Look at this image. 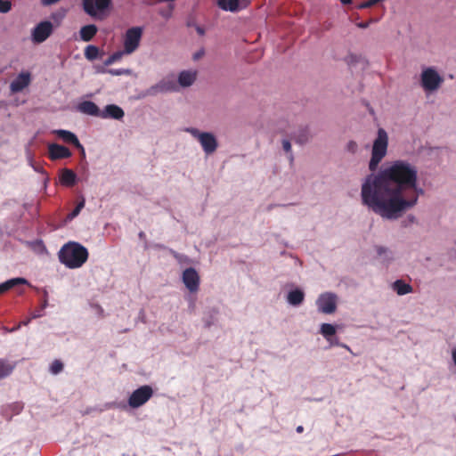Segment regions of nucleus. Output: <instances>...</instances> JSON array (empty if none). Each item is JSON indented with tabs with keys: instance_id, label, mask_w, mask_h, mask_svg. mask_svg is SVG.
I'll return each mask as SVG.
<instances>
[{
	"instance_id": "obj_22",
	"label": "nucleus",
	"mask_w": 456,
	"mask_h": 456,
	"mask_svg": "<svg viewBox=\"0 0 456 456\" xmlns=\"http://www.w3.org/2000/svg\"><path fill=\"white\" fill-rule=\"evenodd\" d=\"M392 287H393V289L399 296L406 295V294L411 293L412 291V287L410 284L404 282L402 280L395 281L393 283Z\"/></svg>"
},
{
	"instance_id": "obj_47",
	"label": "nucleus",
	"mask_w": 456,
	"mask_h": 456,
	"mask_svg": "<svg viewBox=\"0 0 456 456\" xmlns=\"http://www.w3.org/2000/svg\"><path fill=\"white\" fill-rule=\"evenodd\" d=\"M281 133L288 134L287 131H285V130H281Z\"/></svg>"
},
{
	"instance_id": "obj_4",
	"label": "nucleus",
	"mask_w": 456,
	"mask_h": 456,
	"mask_svg": "<svg viewBox=\"0 0 456 456\" xmlns=\"http://www.w3.org/2000/svg\"><path fill=\"white\" fill-rule=\"evenodd\" d=\"M186 131L199 141L206 154L209 155L216 151L218 142L212 133L200 132L197 128H188Z\"/></svg>"
},
{
	"instance_id": "obj_11",
	"label": "nucleus",
	"mask_w": 456,
	"mask_h": 456,
	"mask_svg": "<svg viewBox=\"0 0 456 456\" xmlns=\"http://www.w3.org/2000/svg\"><path fill=\"white\" fill-rule=\"evenodd\" d=\"M177 84L173 77H166L147 90L149 95H156L159 93L174 92L177 90Z\"/></svg>"
},
{
	"instance_id": "obj_28",
	"label": "nucleus",
	"mask_w": 456,
	"mask_h": 456,
	"mask_svg": "<svg viewBox=\"0 0 456 456\" xmlns=\"http://www.w3.org/2000/svg\"><path fill=\"white\" fill-rule=\"evenodd\" d=\"M62 370L63 363L60 360H54L50 366V371L54 375L60 373Z\"/></svg>"
},
{
	"instance_id": "obj_42",
	"label": "nucleus",
	"mask_w": 456,
	"mask_h": 456,
	"mask_svg": "<svg viewBox=\"0 0 456 456\" xmlns=\"http://www.w3.org/2000/svg\"><path fill=\"white\" fill-rule=\"evenodd\" d=\"M296 430L297 433H302L304 431V428L302 426H298Z\"/></svg>"
},
{
	"instance_id": "obj_6",
	"label": "nucleus",
	"mask_w": 456,
	"mask_h": 456,
	"mask_svg": "<svg viewBox=\"0 0 456 456\" xmlns=\"http://www.w3.org/2000/svg\"><path fill=\"white\" fill-rule=\"evenodd\" d=\"M153 395V389L149 385H144L135 389L128 399V404L132 408H139L147 403Z\"/></svg>"
},
{
	"instance_id": "obj_30",
	"label": "nucleus",
	"mask_w": 456,
	"mask_h": 456,
	"mask_svg": "<svg viewBox=\"0 0 456 456\" xmlns=\"http://www.w3.org/2000/svg\"><path fill=\"white\" fill-rule=\"evenodd\" d=\"M282 148H283V150L286 152L289 153V161L292 163L293 160H294V156L291 153V143H290V142L289 140H287V139L282 140Z\"/></svg>"
},
{
	"instance_id": "obj_46",
	"label": "nucleus",
	"mask_w": 456,
	"mask_h": 456,
	"mask_svg": "<svg viewBox=\"0 0 456 456\" xmlns=\"http://www.w3.org/2000/svg\"><path fill=\"white\" fill-rule=\"evenodd\" d=\"M139 237H140V238H144V237H145L144 232H141L139 233Z\"/></svg>"
},
{
	"instance_id": "obj_26",
	"label": "nucleus",
	"mask_w": 456,
	"mask_h": 456,
	"mask_svg": "<svg viewBox=\"0 0 456 456\" xmlns=\"http://www.w3.org/2000/svg\"><path fill=\"white\" fill-rule=\"evenodd\" d=\"M321 333L327 341H330L336 334V327L330 323H322L321 326Z\"/></svg>"
},
{
	"instance_id": "obj_34",
	"label": "nucleus",
	"mask_w": 456,
	"mask_h": 456,
	"mask_svg": "<svg viewBox=\"0 0 456 456\" xmlns=\"http://www.w3.org/2000/svg\"><path fill=\"white\" fill-rule=\"evenodd\" d=\"M46 305H47V300L45 298L42 304L41 309L39 311L33 313L32 318L41 317L42 316L41 311H43L46 307Z\"/></svg>"
},
{
	"instance_id": "obj_3",
	"label": "nucleus",
	"mask_w": 456,
	"mask_h": 456,
	"mask_svg": "<svg viewBox=\"0 0 456 456\" xmlns=\"http://www.w3.org/2000/svg\"><path fill=\"white\" fill-rule=\"evenodd\" d=\"M387 144V134L383 128H379L378 130V136L373 142L371 158L369 163V168L370 171H375L382 159L386 156Z\"/></svg>"
},
{
	"instance_id": "obj_40",
	"label": "nucleus",
	"mask_w": 456,
	"mask_h": 456,
	"mask_svg": "<svg viewBox=\"0 0 456 456\" xmlns=\"http://www.w3.org/2000/svg\"><path fill=\"white\" fill-rule=\"evenodd\" d=\"M356 146H357V145H356V143H355L354 142H350L348 143V148H349L350 150H352V151H354V150L356 148Z\"/></svg>"
},
{
	"instance_id": "obj_15",
	"label": "nucleus",
	"mask_w": 456,
	"mask_h": 456,
	"mask_svg": "<svg viewBox=\"0 0 456 456\" xmlns=\"http://www.w3.org/2000/svg\"><path fill=\"white\" fill-rule=\"evenodd\" d=\"M55 133L65 142L73 144L76 148L79 149L82 151V154H85V149L83 145L79 142L75 134L62 129L57 130L55 131Z\"/></svg>"
},
{
	"instance_id": "obj_19",
	"label": "nucleus",
	"mask_w": 456,
	"mask_h": 456,
	"mask_svg": "<svg viewBox=\"0 0 456 456\" xmlns=\"http://www.w3.org/2000/svg\"><path fill=\"white\" fill-rule=\"evenodd\" d=\"M77 182V175L75 172L69 168H63L60 175V183L67 187L75 185Z\"/></svg>"
},
{
	"instance_id": "obj_31",
	"label": "nucleus",
	"mask_w": 456,
	"mask_h": 456,
	"mask_svg": "<svg viewBox=\"0 0 456 456\" xmlns=\"http://www.w3.org/2000/svg\"><path fill=\"white\" fill-rule=\"evenodd\" d=\"M12 8V3L9 0H0V12L6 13Z\"/></svg>"
},
{
	"instance_id": "obj_44",
	"label": "nucleus",
	"mask_w": 456,
	"mask_h": 456,
	"mask_svg": "<svg viewBox=\"0 0 456 456\" xmlns=\"http://www.w3.org/2000/svg\"><path fill=\"white\" fill-rule=\"evenodd\" d=\"M203 53H197L195 55H194V59H199L201 55H202Z\"/></svg>"
},
{
	"instance_id": "obj_37",
	"label": "nucleus",
	"mask_w": 456,
	"mask_h": 456,
	"mask_svg": "<svg viewBox=\"0 0 456 456\" xmlns=\"http://www.w3.org/2000/svg\"><path fill=\"white\" fill-rule=\"evenodd\" d=\"M60 0H42V4L44 5H51V4H56Z\"/></svg>"
},
{
	"instance_id": "obj_27",
	"label": "nucleus",
	"mask_w": 456,
	"mask_h": 456,
	"mask_svg": "<svg viewBox=\"0 0 456 456\" xmlns=\"http://www.w3.org/2000/svg\"><path fill=\"white\" fill-rule=\"evenodd\" d=\"M84 54L88 61H94L99 56V48L95 45H89L85 48Z\"/></svg>"
},
{
	"instance_id": "obj_35",
	"label": "nucleus",
	"mask_w": 456,
	"mask_h": 456,
	"mask_svg": "<svg viewBox=\"0 0 456 456\" xmlns=\"http://www.w3.org/2000/svg\"><path fill=\"white\" fill-rule=\"evenodd\" d=\"M375 20L373 19H370L368 21L358 22L356 26L360 28H367Z\"/></svg>"
},
{
	"instance_id": "obj_25",
	"label": "nucleus",
	"mask_w": 456,
	"mask_h": 456,
	"mask_svg": "<svg viewBox=\"0 0 456 456\" xmlns=\"http://www.w3.org/2000/svg\"><path fill=\"white\" fill-rule=\"evenodd\" d=\"M217 4L224 11L236 12L239 9V0H218Z\"/></svg>"
},
{
	"instance_id": "obj_18",
	"label": "nucleus",
	"mask_w": 456,
	"mask_h": 456,
	"mask_svg": "<svg viewBox=\"0 0 456 456\" xmlns=\"http://www.w3.org/2000/svg\"><path fill=\"white\" fill-rule=\"evenodd\" d=\"M77 110L85 114L100 117L101 116V110L99 107L91 101H84L81 103L78 104Z\"/></svg>"
},
{
	"instance_id": "obj_36",
	"label": "nucleus",
	"mask_w": 456,
	"mask_h": 456,
	"mask_svg": "<svg viewBox=\"0 0 456 456\" xmlns=\"http://www.w3.org/2000/svg\"><path fill=\"white\" fill-rule=\"evenodd\" d=\"M108 72L111 75L119 76L124 74V71L121 69H109Z\"/></svg>"
},
{
	"instance_id": "obj_21",
	"label": "nucleus",
	"mask_w": 456,
	"mask_h": 456,
	"mask_svg": "<svg viewBox=\"0 0 456 456\" xmlns=\"http://www.w3.org/2000/svg\"><path fill=\"white\" fill-rule=\"evenodd\" d=\"M98 28L95 25H86L80 28V38L85 42L91 41L96 35Z\"/></svg>"
},
{
	"instance_id": "obj_13",
	"label": "nucleus",
	"mask_w": 456,
	"mask_h": 456,
	"mask_svg": "<svg viewBox=\"0 0 456 456\" xmlns=\"http://www.w3.org/2000/svg\"><path fill=\"white\" fill-rule=\"evenodd\" d=\"M48 155L52 160H57L61 159H68L71 157L72 153L69 148L63 145L52 143L48 146Z\"/></svg>"
},
{
	"instance_id": "obj_39",
	"label": "nucleus",
	"mask_w": 456,
	"mask_h": 456,
	"mask_svg": "<svg viewBox=\"0 0 456 456\" xmlns=\"http://www.w3.org/2000/svg\"><path fill=\"white\" fill-rule=\"evenodd\" d=\"M12 367H10V368H8V369L6 370V371L2 372V373L0 372V379H1V378L5 377V376H7V375H9V374L12 372Z\"/></svg>"
},
{
	"instance_id": "obj_24",
	"label": "nucleus",
	"mask_w": 456,
	"mask_h": 456,
	"mask_svg": "<svg viewBox=\"0 0 456 456\" xmlns=\"http://www.w3.org/2000/svg\"><path fill=\"white\" fill-rule=\"evenodd\" d=\"M305 294L300 289H294L288 294V302L292 305H298L304 301Z\"/></svg>"
},
{
	"instance_id": "obj_43",
	"label": "nucleus",
	"mask_w": 456,
	"mask_h": 456,
	"mask_svg": "<svg viewBox=\"0 0 456 456\" xmlns=\"http://www.w3.org/2000/svg\"><path fill=\"white\" fill-rule=\"evenodd\" d=\"M340 2H341L343 4H351L352 0H340Z\"/></svg>"
},
{
	"instance_id": "obj_29",
	"label": "nucleus",
	"mask_w": 456,
	"mask_h": 456,
	"mask_svg": "<svg viewBox=\"0 0 456 456\" xmlns=\"http://www.w3.org/2000/svg\"><path fill=\"white\" fill-rule=\"evenodd\" d=\"M122 55H123L122 52H116V53H112L104 61V65H106V66L111 65L112 63H114V62L118 61V60H120Z\"/></svg>"
},
{
	"instance_id": "obj_32",
	"label": "nucleus",
	"mask_w": 456,
	"mask_h": 456,
	"mask_svg": "<svg viewBox=\"0 0 456 456\" xmlns=\"http://www.w3.org/2000/svg\"><path fill=\"white\" fill-rule=\"evenodd\" d=\"M84 206H85V200H83L76 206V208L72 210V212L69 214V218L72 219V218L76 217L80 213V211L84 208Z\"/></svg>"
},
{
	"instance_id": "obj_12",
	"label": "nucleus",
	"mask_w": 456,
	"mask_h": 456,
	"mask_svg": "<svg viewBox=\"0 0 456 456\" xmlns=\"http://www.w3.org/2000/svg\"><path fill=\"white\" fill-rule=\"evenodd\" d=\"M183 282L191 292H196L200 286V276L192 267L187 268L183 273Z\"/></svg>"
},
{
	"instance_id": "obj_41",
	"label": "nucleus",
	"mask_w": 456,
	"mask_h": 456,
	"mask_svg": "<svg viewBox=\"0 0 456 456\" xmlns=\"http://www.w3.org/2000/svg\"><path fill=\"white\" fill-rule=\"evenodd\" d=\"M452 356L453 362L456 365V348H454L452 350Z\"/></svg>"
},
{
	"instance_id": "obj_38",
	"label": "nucleus",
	"mask_w": 456,
	"mask_h": 456,
	"mask_svg": "<svg viewBox=\"0 0 456 456\" xmlns=\"http://www.w3.org/2000/svg\"><path fill=\"white\" fill-rule=\"evenodd\" d=\"M387 251V249L386 248H383V247H377V253L378 255L381 256L382 254L386 253Z\"/></svg>"
},
{
	"instance_id": "obj_16",
	"label": "nucleus",
	"mask_w": 456,
	"mask_h": 456,
	"mask_svg": "<svg viewBox=\"0 0 456 456\" xmlns=\"http://www.w3.org/2000/svg\"><path fill=\"white\" fill-rule=\"evenodd\" d=\"M124 110L118 105H107L103 111H101V118H114L121 119L124 117Z\"/></svg>"
},
{
	"instance_id": "obj_5",
	"label": "nucleus",
	"mask_w": 456,
	"mask_h": 456,
	"mask_svg": "<svg viewBox=\"0 0 456 456\" xmlns=\"http://www.w3.org/2000/svg\"><path fill=\"white\" fill-rule=\"evenodd\" d=\"M443 82V77L434 68H427L421 72L420 85L425 92L436 91Z\"/></svg>"
},
{
	"instance_id": "obj_45",
	"label": "nucleus",
	"mask_w": 456,
	"mask_h": 456,
	"mask_svg": "<svg viewBox=\"0 0 456 456\" xmlns=\"http://www.w3.org/2000/svg\"><path fill=\"white\" fill-rule=\"evenodd\" d=\"M197 31L199 34L202 35L204 33L203 29L201 28H198Z\"/></svg>"
},
{
	"instance_id": "obj_17",
	"label": "nucleus",
	"mask_w": 456,
	"mask_h": 456,
	"mask_svg": "<svg viewBox=\"0 0 456 456\" xmlns=\"http://www.w3.org/2000/svg\"><path fill=\"white\" fill-rule=\"evenodd\" d=\"M289 135L296 143L300 145L306 143L311 137L308 126H300Z\"/></svg>"
},
{
	"instance_id": "obj_9",
	"label": "nucleus",
	"mask_w": 456,
	"mask_h": 456,
	"mask_svg": "<svg viewBox=\"0 0 456 456\" xmlns=\"http://www.w3.org/2000/svg\"><path fill=\"white\" fill-rule=\"evenodd\" d=\"M111 0H84V11L91 17H97L98 14L110 7Z\"/></svg>"
},
{
	"instance_id": "obj_2",
	"label": "nucleus",
	"mask_w": 456,
	"mask_h": 456,
	"mask_svg": "<svg viewBox=\"0 0 456 456\" xmlns=\"http://www.w3.org/2000/svg\"><path fill=\"white\" fill-rule=\"evenodd\" d=\"M88 258L86 248L77 242L69 241L59 252L60 262L70 269L81 267Z\"/></svg>"
},
{
	"instance_id": "obj_20",
	"label": "nucleus",
	"mask_w": 456,
	"mask_h": 456,
	"mask_svg": "<svg viewBox=\"0 0 456 456\" xmlns=\"http://www.w3.org/2000/svg\"><path fill=\"white\" fill-rule=\"evenodd\" d=\"M197 73L195 71L183 70L178 76V83L183 87L191 86L196 80Z\"/></svg>"
},
{
	"instance_id": "obj_33",
	"label": "nucleus",
	"mask_w": 456,
	"mask_h": 456,
	"mask_svg": "<svg viewBox=\"0 0 456 456\" xmlns=\"http://www.w3.org/2000/svg\"><path fill=\"white\" fill-rule=\"evenodd\" d=\"M328 342L330 343V345L331 346H341V347L346 348V350L350 351V347L347 345L340 343L338 341V339L337 338H335L334 336L331 338V340L328 341Z\"/></svg>"
},
{
	"instance_id": "obj_7",
	"label": "nucleus",
	"mask_w": 456,
	"mask_h": 456,
	"mask_svg": "<svg viewBox=\"0 0 456 456\" xmlns=\"http://www.w3.org/2000/svg\"><path fill=\"white\" fill-rule=\"evenodd\" d=\"M142 35V29L140 27L128 28L124 37V53L130 54L139 46Z\"/></svg>"
},
{
	"instance_id": "obj_1",
	"label": "nucleus",
	"mask_w": 456,
	"mask_h": 456,
	"mask_svg": "<svg viewBox=\"0 0 456 456\" xmlns=\"http://www.w3.org/2000/svg\"><path fill=\"white\" fill-rule=\"evenodd\" d=\"M417 169L396 160L378 175H370L362 185V200L383 218L396 219L414 207L422 189L417 186Z\"/></svg>"
},
{
	"instance_id": "obj_23",
	"label": "nucleus",
	"mask_w": 456,
	"mask_h": 456,
	"mask_svg": "<svg viewBox=\"0 0 456 456\" xmlns=\"http://www.w3.org/2000/svg\"><path fill=\"white\" fill-rule=\"evenodd\" d=\"M27 281L23 278H13L0 284V294H3L19 284H25Z\"/></svg>"
},
{
	"instance_id": "obj_10",
	"label": "nucleus",
	"mask_w": 456,
	"mask_h": 456,
	"mask_svg": "<svg viewBox=\"0 0 456 456\" xmlns=\"http://www.w3.org/2000/svg\"><path fill=\"white\" fill-rule=\"evenodd\" d=\"M318 309L323 314H333L337 308V297L333 293L322 294L316 301Z\"/></svg>"
},
{
	"instance_id": "obj_14",
	"label": "nucleus",
	"mask_w": 456,
	"mask_h": 456,
	"mask_svg": "<svg viewBox=\"0 0 456 456\" xmlns=\"http://www.w3.org/2000/svg\"><path fill=\"white\" fill-rule=\"evenodd\" d=\"M31 81V76L28 72H21L18 77L11 83L10 90L12 93H19L25 89Z\"/></svg>"
},
{
	"instance_id": "obj_8",
	"label": "nucleus",
	"mask_w": 456,
	"mask_h": 456,
	"mask_svg": "<svg viewBox=\"0 0 456 456\" xmlns=\"http://www.w3.org/2000/svg\"><path fill=\"white\" fill-rule=\"evenodd\" d=\"M53 26L51 21L39 22L32 30V41L36 44L45 42L53 33Z\"/></svg>"
}]
</instances>
